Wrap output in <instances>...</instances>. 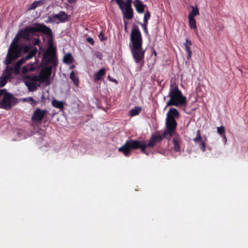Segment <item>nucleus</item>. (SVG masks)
Masks as SVG:
<instances>
[{"instance_id": "nucleus-1", "label": "nucleus", "mask_w": 248, "mask_h": 248, "mask_svg": "<svg viewBox=\"0 0 248 248\" xmlns=\"http://www.w3.org/2000/svg\"><path fill=\"white\" fill-rule=\"evenodd\" d=\"M142 38L139 28L134 26L130 34L129 47L134 62L141 67L144 63L145 49L142 48Z\"/></svg>"}, {"instance_id": "nucleus-2", "label": "nucleus", "mask_w": 248, "mask_h": 248, "mask_svg": "<svg viewBox=\"0 0 248 248\" xmlns=\"http://www.w3.org/2000/svg\"><path fill=\"white\" fill-rule=\"evenodd\" d=\"M157 132L155 134H153L148 142L144 140H130L126 141L125 143V156H129L131 150H136L140 149L141 153L148 155V152L146 150V148H153L155 144L160 142L163 139L166 137L162 133L161 135L157 134Z\"/></svg>"}, {"instance_id": "nucleus-3", "label": "nucleus", "mask_w": 248, "mask_h": 248, "mask_svg": "<svg viewBox=\"0 0 248 248\" xmlns=\"http://www.w3.org/2000/svg\"><path fill=\"white\" fill-rule=\"evenodd\" d=\"M168 96L170 99L166 103V107H185L187 105L186 97L183 95L178 86L174 83L170 84Z\"/></svg>"}, {"instance_id": "nucleus-4", "label": "nucleus", "mask_w": 248, "mask_h": 248, "mask_svg": "<svg viewBox=\"0 0 248 248\" xmlns=\"http://www.w3.org/2000/svg\"><path fill=\"white\" fill-rule=\"evenodd\" d=\"M36 32H41L48 36L52 35L51 29L46 25L40 23H35L34 26L26 27L23 30H20L18 33L21 38L29 40L30 39V34H34Z\"/></svg>"}, {"instance_id": "nucleus-5", "label": "nucleus", "mask_w": 248, "mask_h": 248, "mask_svg": "<svg viewBox=\"0 0 248 248\" xmlns=\"http://www.w3.org/2000/svg\"><path fill=\"white\" fill-rule=\"evenodd\" d=\"M20 38L21 37L17 33L9 47L6 59L4 61L5 64H10L13 61L20 57L22 49V46L18 44Z\"/></svg>"}, {"instance_id": "nucleus-6", "label": "nucleus", "mask_w": 248, "mask_h": 248, "mask_svg": "<svg viewBox=\"0 0 248 248\" xmlns=\"http://www.w3.org/2000/svg\"><path fill=\"white\" fill-rule=\"evenodd\" d=\"M18 103L17 99L6 89H0V108L11 109Z\"/></svg>"}, {"instance_id": "nucleus-7", "label": "nucleus", "mask_w": 248, "mask_h": 248, "mask_svg": "<svg viewBox=\"0 0 248 248\" xmlns=\"http://www.w3.org/2000/svg\"><path fill=\"white\" fill-rule=\"evenodd\" d=\"M22 81L28 87L30 92H34L37 89L36 85V82H38L37 76L34 74L24 75L22 77Z\"/></svg>"}, {"instance_id": "nucleus-8", "label": "nucleus", "mask_w": 248, "mask_h": 248, "mask_svg": "<svg viewBox=\"0 0 248 248\" xmlns=\"http://www.w3.org/2000/svg\"><path fill=\"white\" fill-rule=\"evenodd\" d=\"M55 53L56 49L53 47L52 43H51L43 55V58L47 60V62L53 64L55 67L57 65Z\"/></svg>"}, {"instance_id": "nucleus-9", "label": "nucleus", "mask_w": 248, "mask_h": 248, "mask_svg": "<svg viewBox=\"0 0 248 248\" xmlns=\"http://www.w3.org/2000/svg\"><path fill=\"white\" fill-rule=\"evenodd\" d=\"M52 70V65H49L42 69L39 76H37L38 82L41 83L46 82V85L50 84L49 77Z\"/></svg>"}, {"instance_id": "nucleus-10", "label": "nucleus", "mask_w": 248, "mask_h": 248, "mask_svg": "<svg viewBox=\"0 0 248 248\" xmlns=\"http://www.w3.org/2000/svg\"><path fill=\"white\" fill-rule=\"evenodd\" d=\"M166 129L163 131L162 134L166 137L168 135L170 137H172L177 127V123L176 120H170L166 119Z\"/></svg>"}, {"instance_id": "nucleus-11", "label": "nucleus", "mask_w": 248, "mask_h": 248, "mask_svg": "<svg viewBox=\"0 0 248 248\" xmlns=\"http://www.w3.org/2000/svg\"><path fill=\"white\" fill-rule=\"evenodd\" d=\"M46 112L47 110L46 109L41 110L40 108H37L31 116V120L35 123L40 122Z\"/></svg>"}, {"instance_id": "nucleus-12", "label": "nucleus", "mask_w": 248, "mask_h": 248, "mask_svg": "<svg viewBox=\"0 0 248 248\" xmlns=\"http://www.w3.org/2000/svg\"><path fill=\"white\" fill-rule=\"evenodd\" d=\"M166 116V119H167L175 120V118L179 117V112L176 108H170L167 112Z\"/></svg>"}, {"instance_id": "nucleus-13", "label": "nucleus", "mask_w": 248, "mask_h": 248, "mask_svg": "<svg viewBox=\"0 0 248 248\" xmlns=\"http://www.w3.org/2000/svg\"><path fill=\"white\" fill-rule=\"evenodd\" d=\"M54 19L58 20L60 22H64L68 18V15L63 11H61L58 14L53 15Z\"/></svg>"}, {"instance_id": "nucleus-14", "label": "nucleus", "mask_w": 248, "mask_h": 248, "mask_svg": "<svg viewBox=\"0 0 248 248\" xmlns=\"http://www.w3.org/2000/svg\"><path fill=\"white\" fill-rule=\"evenodd\" d=\"M182 141V140L180 138L178 135H175L174 138H173V149L174 150L178 152L180 151V143Z\"/></svg>"}, {"instance_id": "nucleus-15", "label": "nucleus", "mask_w": 248, "mask_h": 248, "mask_svg": "<svg viewBox=\"0 0 248 248\" xmlns=\"http://www.w3.org/2000/svg\"><path fill=\"white\" fill-rule=\"evenodd\" d=\"M184 45L185 47V50L187 53L186 59L189 61L192 55V51L190 49V46L192 45V42L189 39L186 38V43H185Z\"/></svg>"}, {"instance_id": "nucleus-16", "label": "nucleus", "mask_w": 248, "mask_h": 248, "mask_svg": "<svg viewBox=\"0 0 248 248\" xmlns=\"http://www.w3.org/2000/svg\"><path fill=\"white\" fill-rule=\"evenodd\" d=\"M134 5L137 12L139 13H142L144 12L146 5L142 3L140 0H135Z\"/></svg>"}, {"instance_id": "nucleus-17", "label": "nucleus", "mask_w": 248, "mask_h": 248, "mask_svg": "<svg viewBox=\"0 0 248 248\" xmlns=\"http://www.w3.org/2000/svg\"><path fill=\"white\" fill-rule=\"evenodd\" d=\"M105 73L106 69L105 68H101L97 72L94 73L93 76L94 81L97 82V81L101 79L105 75Z\"/></svg>"}, {"instance_id": "nucleus-18", "label": "nucleus", "mask_w": 248, "mask_h": 248, "mask_svg": "<svg viewBox=\"0 0 248 248\" xmlns=\"http://www.w3.org/2000/svg\"><path fill=\"white\" fill-rule=\"evenodd\" d=\"M36 68L34 66L33 63L27 64L22 67V73L23 74H25L29 72L34 71Z\"/></svg>"}, {"instance_id": "nucleus-19", "label": "nucleus", "mask_w": 248, "mask_h": 248, "mask_svg": "<svg viewBox=\"0 0 248 248\" xmlns=\"http://www.w3.org/2000/svg\"><path fill=\"white\" fill-rule=\"evenodd\" d=\"M36 68L34 66L33 63L27 64L22 67V73L23 74H25L29 72L34 71Z\"/></svg>"}, {"instance_id": "nucleus-20", "label": "nucleus", "mask_w": 248, "mask_h": 248, "mask_svg": "<svg viewBox=\"0 0 248 248\" xmlns=\"http://www.w3.org/2000/svg\"><path fill=\"white\" fill-rule=\"evenodd\" d=\"M6 65H7V66L3 71V74L7 78H11L12 74H14L13 66H9V64H6Z\"/></svg>"}, {"instance_id": "nucleus-21", "label": "nucleus", "mask_w": 248, "mask_h": 248, "mask_svg": "<svg viewBox=\"0 0 248 248\" xmlns=\"http://www.w3.org/2000/svg\"><path fill=\"white\" fill-rule=\"evenodd\" d=\"M37 52V49L36 47H33L31 50L28 53V54L25 56V59L27 60L32 59L35 56Z\"/></svg>"}, {"instance_id": "nucleus-22", "label": "nucleus", "mask_w": 248, "mask_h": 248, "mask_svg": "<svg viewBox=\"0 0 248 248\" xmlns=\"http://www.w3.org/2000/svg\"><path fill=\"white\" fill-rule=\"evenodd\" d=\"M141 107L139 106L135 107L134 108L129 111V114L131 117H134L138 115L141 112Z\"/></svg>"}, {"instance_id": "nucleus-23", "label": "nucleus", "mask_w": 248, "mask_h": 248, "mask_svg": "<svg viewBox=\"0 0 248 248\" xmlns=\"http://www.w3.org/2000/svg\"><path fill=\"white\" fill-rule=\"evenodd\" d=\"M133 17V11L132 8H126L125 5V18L131 19Z\"/></svg>"}, {"instance_id": "nucleus-24", "label": "nucleus", "mask_w": 248, "mask_h": 248, "mask_svg": "<svg viewBox=\"0 0 248 248\" xmlns=\"http://www.w3.org/2000/svg\"><path fill=\"white\" fill-rule=\"evenodd\" d=\"M52 105L54 107L59 108L61 110L64 108V103L62 101H59L54 99L52 101Z\"/></svg>"}, {"instance_id": "nucleus-25", "label": "nucleus", "mask_w": 248, "mask_h": 248, "mask_svg": "<svg viewBox=\"0 0 248 248\" xmlns=\"http://www.w3.org/2000/svg\"><path fill=\"white\" fill-rule=\"evenodd\" d=\"M191 7L192 8V10L188 15V17L194 18V17L196 16L199 15V11L197 6H196L195 7L191 6Z\"/></svg>"}, {"instance_id": "nucleus-26", "label": "nucleus", "mask_w": 248, "mask_h": 248, "mask_svg": "<svg viewBox=\"0 0 248 248\" xmlns=\"http://www.w3.org/2000/svg\"><path fill=\"white\" fill-rule=\"evenodd\" d=\"M73 57L70 53L66 54L63 58V62L65 63L69 64L73 62Z\"/></svg>"}, {"instance_id": "nucleus-27", "label": "nucleus", "mask_w": 248, "mask_h": 248, "mask_svg": "<svg viewBox=\"0 0 248 248\" xmlns=\"http://www.w3.org/2000/svg\"><path fill=\"white\" fill-rule=\"evenodd\" d=\"M189 26L191 29H197L196 20L194 18L188 17Z\"/></svg>"}, {"instance_id": "nucleus-28", "label": "nucleus", "mask_w": 248, "mask_h": 248, "mask_svg": "<svg viewBox=\"0 0 248 248\" xmlns=\"http://www.w3.org/2000/svg\"><path fill=\"white\" fill-rule=\"evenodd\" d=\"M70 78L72 79L74 84L75 85L78 86L79 83V81L78 78L76 77L75 74L73 71L71 72L70 74Z\"/></svg>"}, {"instance_id": "nucleus-29", "label": "nucleus", "mask_w": 248, "mask_h": 248, "mask_svg": "<svg viewBox=\"0 0 248 248\" xmlns=\"http://www.w3.org/2000/svg\"><path fill=\"white\" fill-rule=\"evenodd\" d=\"M9 79L4 75L3 77L0 78V87H3L6 84L7 80Z\"/></svg>"}, {"instance_id": "nucleus-30", "label": "nucleus", "mask_w": 248, "mask_h": 248, "mask_svg": "<svg viewBox=\"0 0 248 248\" xmlns=\"http://www.w3.org/2000/svg\"><path fill=\"white\" fill-rule=\"evenodd\" d=\"M20 67H21L18 64L16 63L13 67L14 74L16 75L19 74L20 73Z\"/></svg>"}, {"instance_id": "nucleus-31", "label": "nucleus", "mask_w": 248, "mask_h": 248, "mask_svg": "<svg viewBox=\"0 0 248 248\" xmlns=\"http://www.w3.org/2000/svg\"><path fill=\"white\" fill-rule=\"evenodd\" d=\"M24 101L30 103L32 106H35L36 103V101L32 97H29L27 98H25L24 99Z\"/></svg>"}, {"instance_id": "nucleus-32", "label": "nucleus", "mask_w": 248, "mask_h": 248, "mask_svg": "<svg viewBox=\"0 0 248 248\" xmlns=\"http://www.w3.org/2000/svg\"><path fill=\"white\" fill-rule=\"evenodd\" d=\"M41 3V1H36L33 2L30 6V9L33 10L37 8Z\"/></svg>"}, {"instance_id": "nucleus-33", "label": "nucleus", "mask_w": 248, "mask_h": 248, "mask_svg": "<svg viewBox=\"0 0 248 248\" xmlns=\"http://www.w3.org/2000/svg\"><path fill=\"white\" fill-rule=\"evenodd\" d=\"M32 47H33L31 46L26 45L24 46H22V51L23 50V52L26 54L30 52Z\"/></svg>"}, {"instance_id": "nucleus-34", "label": "nucleus", "mask_w": 248, "mask_h": 248, "mask_svg": "<svg viewBox=\"0 0 248 248\" xmlns=\"http://www.w3.org/2000/svg\"><path fill=\"white\" fill-rule=\"evenodd\" d=\"M194 141L195 142H198L200 141H202V137L201 136L200 130H198L197 131L196 137L194 139Z\"/></svg>"}, {"instance_id": "nucleus-35", "label": "nucleus", "mask_w": 248, "mask_h": 248, "mask_svg": "<svg viewBox=\"0 0 248 248\" xmlns=\"http://www.w3.org/2000/svg\"><path fill=\"white\" fill-rule=\"evenodd\" d=\"M217 131L218 134L222 135V134H224L225 132V129L224 126H221L220 127H218L217 128Z\"/></svg>"}, {"instance_id": "nucleus-36", "label": "nucleus", "mask_w": 248, "mask_h": 248, "mask_svg": "<svg viewBox=\"0 0 248 248\" xmlns=\"http://www.w3.org/2000/svg\"><path fill=\"white\" fill-rule=\"evenodd\" d=\"M151 15L149 11L145 13L144 16V23H148V20L150 18Z\"/></svg>"}, {"instance_id": "nucleus-37", "label": "nucleus", "mask_w": 248, "mask_h": 248, "mask_svg": "<svg viewBox=\"0 0 248 248\" xmlns=\"http://www.w3.org/2000/svg\"><path fill=\"white\" fill-rule=\"evenodd\" d=\"M140 25L143 28V31H144L145 34H148V29H147V23H140Z\"/></svg>"}, {"instance_id": "nucleus-38", "label": "nucleus", "mask_w": 248, "mask_h": 248, "mask_svg": "<svg viewBox=\"0 0 248 248\" xmlns=\"http://www.w3.org/2000/svg\"><path fill=\"white\" fill-rule=\"evenodd\" d=\"M27 61L26 59H25V57H23L21 59H20V60H18L17 62H16V63L18 64L20 67H21V65L23 64L25 62Z\"/></svg>"}, {"instance_id": "nucleus-39", "label": "nucleus", "mask_w": 248, "mask_h": 248, "mask_svg": "<svg viewBox=\"0 0 248 248\" xmlns=\"http://www.w3.org/2000/svg\"><path fill=\"white\" fill-rule=\"evenodd\" d=\"M201 149L202 152H205L206 149L205 143L204 141H202L200 145Z\"/></svg>"}, {"instance_id": "nucleus-40", "label": "nucleus", "mask_w": 248, "mask_h": 248, "mask_svg": "<svg viewBox=\"0 0 248 248\" xmlns=\"http://www.w3.org/2000/svg\"><path fill=\"white\" fill-rule=\"evenodd\" d=\"M98 37L101 41H104L106 39V38L105 37L103 31H101L99 33Z\"/></svg>"}, {"instance_id": "nucleus-41", "label": "nucleus", "mask_w": 248, "mask_h": 248, "mask_svg": "<svg viewBox=\"0 0 248 248\" xmlns=\"http://www.w3.org/2000/svg\"><path fill=\"white\" fill-rule=\"evenodd\" d=\"M131 3L132 0H127V1L125 2V4H126V8H132Z\"/></svg>"}, {"instance_id": "nucleus-42", "label": "nucleus", "mask_w": 248, "mask_h": 248, "mask_svg": "<svg viewBox=\"0 0 248 248\" xmlns=\"http://www.w3.org/2000/svg\"><path fill=\"white\" fill-rule=\"evenodd\" d=\"M87 41H88V42L90 44H91V45H94V41H93V39L92 38L90 37H89L87 38Z\"/></svg>"}, {"instance_id": "nucleus-43", "label": "nucleus", "mask_w": 248, "mask_h": 248, "mask_svg": "<svg viewBox=\"0 0 248 248\" xmlns=\"http://www.w3.org/2000/svg\"><path fill=\"white\" fill-rule=\"evenodd\" d=\"M118 151L119 152H122L124 153V145H122L120 148H119Z\"/></svg>"}, {"instance_id": "nucleus-44", "label": "nucleus", "mask_w": 248, "mask_h": 248, "mask_svg": "<svg viewBox=\"0 0 248 248\" xmlns=\"http://www.w3.org/2000/svg\"><path fill=\"white\" fill-rule=\"evenodd\" d=\"M67 1L70 3H74L76 1V0H67Z\"/></svg>"}, {"instance_id": "nucleus-45", "label": "nucleus", "mask_w": 248, "mask_h": 248, "mask_svg": "<svg viewBox=\"0 0 248 248\" xmlns=\"http://www.w3.org/2000/svg\"><path fill=\"white\" fill-rule=\"evenodd\" d=\"M152 55H154L155 56H156L157 53L155 50H154L152 52Z\"/></svg>"}, {"instance_id": "nucleus-46", "label": "nucleus", "mask_w": 248, "mask_h": 248, "mask_svg": "<svg viewBox=\"0 0 248 248\" xmlns=\"http://www.w3.org/2000/svg\"><path fill=\"white\" fill-rule=\"evenodd\" d=\"M39 42H40V40L39 39H37L35 40V45H38L39 43Z\"/></svg>"}, {"instance_id": "nucleus-47", "label": "nucleus", "mask_w": 248, "mask_h": 248, "mask_svg": "<svg viewBox=\"0 0 248 248\" xmlns=\"http://www.w3.org/2000/svg\"><path fill=\"white\" fill-rule=\"evenodd\" d=\"M108 78L110 81H113V82H116V80H115V79H111V78H110V76H109V75L108 76Z\"/></svg>"}, {"instance_id": "nucleus-48", "label": "nucleus", "mask_w": 248, "mask_h": 248, "mask_svg": "<svg viewBox=\"0 0 248 248\" xmlns=\"http://www.w3.org/2000/svg\"><path fill=\"white\" fill-rule=\"evenodd\" d=\"M223 138H224V139L225 142H226V141H227V138H226V137L225 136V135L224 134L223 135Z\"/></svg>"}, {"instance_id": "nucleus-49", "label": "nucleus", "mask_w": 248, "mask_h": 248, "mask_svg": "<svg viewBox=\"0 0 248 248\" xmlns=\"http://www.w3.org/2000/svg\"><path fill=\"white\" fill-rule=\"evenodd\" d=\"M124 28H125V31L126 30V25L125 24Z\"/></svg>"}]
</instances>
